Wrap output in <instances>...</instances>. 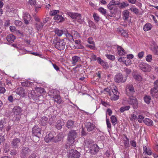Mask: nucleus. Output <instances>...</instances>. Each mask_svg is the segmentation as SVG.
Returning a JSON list of instances; mask_svg holds the SVG:
<instances>
[{"label": "nucleus", "mask_w": 158, "mask_h": 158, "mask_svg": "<svg viewBox=\"0 0 158 158\" xmlns=\"http://www.w3.org/2000/svg\"><path fill=\"white\" fill-rule=\"evenodd\" d=\"M44 26V24L42 22L37 23L35 24V27L37 30L38 31H41Z\"/></svg>", "instance_id": "nucleus-27"}, {"label": "nucleus", "mask_w": 158, "mask_h": 158, "mask_svg": "<svg viewBox=\"0 0 158 158\" xmlns=\"http://www.w3.org/2000/svg\"><path fill=\"white\" fill-rule=\"evenodd\" d=\"M127 91L129 92L131 96L132 95L135 93V89L132 84H130L127 86Z\"/></svg>", "instance_id": "nucleus-16"}, {"label": "nucleus", "mask_w": 158, "mask_h": 158, "mask_svg": "<svg viewBox=\"0 0 158 158\" xmlns=\"http://www.w3.org/2000/svg\"><path fill=\"white\" fill-rule=\"evenodd\" d=\"M93 17L95 22L96 23L98 22L100 19V18L98 16V14L96 13H94L93 14Z\"/></svg>", "instance_id": "nucleus-48"}, {"label": "nucleus", "mask_w": 158, "mask_h": 158, "mask_svg": "<svg viewBox=\"0 0 158 158\" xmlns=\"http://www.w3.org/2000/svg\"><path fill=\"white\" fill-rule=\"evenodd\" d=\"M77 135V133L76 131L71 130L69 131L68 134L67 139L70 140L71 142H74Z\"/></svg>", "instance_id": "nucleus-7"}, {"label": "nucleus", "mask_w": 158, "mask_h": 158, "mask_svg": "<svg viewBox=\"0 0 158 158\" xmlns=\"http://www.w3.org/2000/svg\"><path fill=\"white\" fill-rule=\"evenodd\" d=\"M81 154L77 150L73 149L68 151L67 156L69 158H79Z\"/></svg>", "instance_id": "nucleus-3"}, {"label": "nucleus", "mask_w": 158, "mask_h": 158, "mask_svg": "<svg viewBox=\"0 0 158 158\" xmlns=\"http://www.w3.org/2000/svg\"><path fill=\"white\" fill-rule=\"evenodd\" d=\"M62 133H60L57 135H56L54 136L53 142L56 143L57 142L60 141L62 139Z\"/></svg>", "instance_id": "nucleus-20"}, {"label": "nucleus", "mask_w": 158, "mask_h": 158, "mask_svg": "<svg viewBox=\"0 0 158 158\" xmlns=\"http://www.w3.org/2000/svg\"><path fill=\"white\" fill-rule=\"evenodd\" d=\"M124 63L126 65L128 66L131 64V61L130 59H128L127 61L126 60H124Z\"/></svg>", "instance_id": "nucleus-63"}, {"label": "nucleus", "mask_w": 158, "mask_h": 158, "mask_svg": "<svg viewBox=\"0 0 158 158\" xmlns=\"http://www.w3.org/2000/svg\"><path fill=\"white\" fill-rule=\"evenodd\" d=\"M22 111V108L19 106H14L12 110V112L16 115H19Z\"/></svg>", "instance_id": "nucleus-17"}, {"label": "nucleus", "mask_w": 158, "mask_h": 158, "mask_svg": "<svg viewBox=\"0 0 158 158\" xmlns=\"http://www.w3.org/2000/svg\"><path fill=\"white\" fill-rule=\"evenodd\" d=\"M134 78L136 81H141L142 80V76L138 74L135 73L133 75Z\"/></svg>", "instance_id": "nucleus-35"}, {"label": "nucleus", "mask_w": 158, "mask_h": 158, "mask_svg": "<svg viewBox=\"0 0 158 158\" xmlns=\"http://www.w3.org/2000/svg\"><path fill=\"white\" fill-rule=\"evenodd\" d=\"M97 61L99 64L103 66L104 69H106L109 68V65L107 63L102 60L100 57L97 58Z\"/></svg>", "instance_id": "nucleus-15"}, {"label": "nucleus", "mask_w": 158, "mask_h": 158, "mask_svg": "<svg viewBox=\"0 0 158 158\" xmlns=\"http://www.w3.org/2000/svg\"><path fill=\"white\" fill-rule=\"evenodd\" d=\"M48 118L45 116L42 117L40 119V123L41 125L43 126H45L47 124Z\"/></svg>", "instance_id": "nucleus-24"}, {"label": "nucleus", "mask_w": 158, "mask_h": 158, "mask_svg": "<svg viewBox=\"0 0 158 158\" xmlns=\"http://www.w3.org/2000/svg\"><path fill=\"white\" fill-rule=\"evenodd\" d=\"M99 148L96 144L92 145L90 148V152L92 155H95L99 150Z\"/></svg>", "instance_id": "nucleus-14"}, {"label": "nucleus", "mask_w": 158, "mask_h": 158, "mask_svg": "<svg viewBox=\"0 0 158 158\" xmlns=\"http://www.w3.org/2000/svg\"><path fill=\"white\" fill-rule=\"evenodd\" d=\"M89 26L90 28H92L94 29H97V27L95 24L92 21L90 20H89L88 21Z\"/></svg>", "instance_id": "nucleus-39"}, {"label": "nucleus", "mask_w": 158, "mask_h": 158, "mask_svg": "<svg viewBox=\"0 0 158 158\" xmlns=\"http://www.w3.org/2000/svg\"><path fill=\"white\" fill-rule=\"evenodd\" d=\"M143 122L146 125L148 126H152L153 124L152 120L148 118H145L143 120Z\"/></svg>", "instance_id": "nucleus-30"}, {"label": "nucleus", "mask_w": 158, "mask_h": 158, "mask_svg": "<svg viewBox=\"0 0 158 158\" xmlns=\"http://www.w3.org/2000/svg\"><path fill=\"white\" fill-rule=\"evenodd\" d=\"M150 94L152 97L156 98L158 95V90L157 89L152 88L150 90Z\"/></svg>", "instance_id": "nucleus-23"}, {"label": "nucleus", "mask_w": 158, "mask_h": 158, "mask_svg": "<svg viewBox=\"0 0 158 158\" xmlns=\"http://www.w3.org/2000/svg\"><path fill=\"white\" fill-rule=\"evenodd\" d=\"M28 96L29 98H31L34 100L35 102H38L42 101L43 96L35 93L34 91H30L28 93Z\"/></svg>", "instance_id": "nucleus-4"}, {"label": "nucleus", "mask_w": 158, "mask_h": 158, "mask_svg": "<svg viewBox=\"0 0 158 158\" xmlns=\"http://www.w3.org/2000/svg\"><path fill=\"white\" fill-rule=\"evenodd\" d=\"M128 102L132 106L134 109L137 108L138 106V103L137 98L132 95L130 96L128 99Z\"/></svg>", "instance_id": "nucleus-8"}, {"label": "nucleus", "mask_w": 158, "mask_h": 158, "mask_svg": "<svg viewBox=\"0 0 158 158\" xmlns=\"http://www.w3.org/2000/svg\"><path fill=\"white\" fill-rule=\"evenodd\" d=\"M123 18L124 20H127L129 17V12L127 10H125L123 12Z\"/></svg>", "instance_id": "nucleus-38"}, {"label": "nucleus", "mask_w": 158, "mask_h": 158, "mask_svg": "<svg viewBox=\"0 0 158 158\" xmlns=\"http://www.w3.org/2000/svg\"><path fill=\"white\" fill-rule=\"evenodd\" d=\"M106 56L109 60L112 61L114 60L115 59V57L114 56L110 55V54H106L105 55Z\"/></svg>", "instance_id": "nucleus-50"}, {"label": "nucleus", "mask_w": 158, "mask_h": 158, "mask_svg": "<svg viewBox=\"0 0 158 158\" xmlns=\"http://www.w3.org/2000/svg\"><path fill=\"white\" fill-rule=\"evenodd\" d=\"M56 121V118L51 117L49 118L48 122L50 125H53Z\"/></svg>", "instance_id": "nucleus-51"}, {"label": "nucleus", "mask_w": 158, "mask_h": 158, "mask_svg": "<svg viewBox=\"0 0 158 158\" xmlns=\"http://www.w3.org/2000/svg\"><path fill=\"white\" fill-rule=\"evenodd\" d=\"M74 122L71 120H69L68 121L66 124V127L68 128H71L73 127V126Z\"/></svg>", "instance_id": "nucleus-36"}, {"label": "nucleus", "mask_w": 158, "mask_h": 158, "mask_svg": "<svg viewBox=\"0 0 158 158\" xmlns=\"http://www.w3.org/2000/svg\"><path fill=\"white\" fill-rule=\"evenodd\" d=\"M79 17L77 19V22L80 23H82L84 21V19H81V15H80V16H79Z\"/></svg>", "instance_id": "nucleus-56"}, {"label": "nucleus", "mask_w": 158, "mask_h": 158, "mask_svg": "<svg viewBox=\"0 0 158 158\" xmlns=\"http://www.w3.org/2000/svg\"><path fill=\"white\" fill-rule=\"evenodd\" d=\"M66 36L69 41L71 42L73 41L74 40L73 38V37L70 34L67 32L66 33Z\"/></svg>", "instance_id": "nucleus-44"}, {"label": "nucleus", "mask_w": 158, "mask_h": 158, "mask_svg": "<svg viewBox=\"0 0 158 158\" xmlns=\"http://www.w3.org/2000/svg\"><path fill=\"white\" fill-rule=\"evenodd\" d=\"M152 56L151 54H149L147 55L146 58L147 61L148 62H151L152 60Z\"/></svg>", "instance_id": "nucleus-53"}, {"label": "nucleus", "mask_w": 158, "mask_h": 158, "mask_svg": "<svg viewBox=\"0 0 158 158\" xmlns=\"http://www.w3.org/2000/svg\"><path fill=\"white\" fill-rule=\"evenodd\" d=\"M103 92L104 93H107V94H109L110 96H111V92L110 90L108 88H106L104 89Z\"/></svg>", "instance_id": "nucleus-55"}, {"label": "nucleus", "mask_w": 158, "mask_h": 158, "mask_svg": "<svg viewBox=\"0 0 158 158\" xmlns=\"http://www.w3.org/2000/svg\"><path fill=\"white\" fill-rule=\"evenodd\" d=\"M23 19L24 23L26 24H28L29 23V21L31 19V16L29 14L26 13L23 15Z\"/></svg>", "instance_id": "nucleus-19"}, {"label": "nucleus", "mask_w": 158, "mask_h": 158, "mask_svg": "<svg viewBox=\"0 0 158 158\" xmlns=\"http://www.w3.org/2000/svg\"><path fill=\"white\" fill-rule=\"evenodd\" d=\"M49 94L53 98L54 97H55L59 94V92L57 90L52 89L49 92Z\"/></svg>", "instance_id": "nucleus-29"}, {"label": "nucleus", "mask_w": 158, "mask_h": 158, "mask_svg": "<svg viewBox=\"0 0 158 158\" xmlns=\"http://www.w3.org/2000/svg\"><path fill=\"white\" fill-rule=\"evenodd\" d=\"M119 4L120 2H116L114 0H112L110 1L107 6V8L110 10V13L107 14L110 17H113L114 13L112 10H115L116 5H118Z\"/></svg>", "instance_id": "nucleus-2"}, {"label": "nucleus", "mask_w": 158, "mask_h": 158, "mask_svg": "<svg viewBox=\"0 0 158 158\" xmlns=\"http://www.w3.org/2000/svg\"><path fill=\"white\" fill-rule=\"evenodd\" d=\"M56 135V133L54 132H51L48 135H47L44 138V140L47 143L52 142H54V136Z\"/></svg>", "instance_id": "nucleus-9"}, {"label": "nucleus", "mask_w": 158, "mask_h": 158, "mask_svg": "<svg viewBox=\"0 0 158 158\" xmlns=\"http://www.w3.org/2000/svg\"><path fill=\"white\" fill-rule=\"evenodd\" d=\"M36 90L40 93H43L45 91L44 89L40 87H37Z\"/></svg>", "instance_id": "nucleus-54"}, {"label": "nucleus", "mask_w": 158, "mask_h": 158, "mask_svg": "<svg viewBox=\"0 0 158 158\" xmlns=\"http://www.w3.org/2000/svg\"><path fill=\"white\" fill-rule=\"evenodd\" d=\"M151 49L155 55H158V46L155 42L151 45Z\"/></svg>", "instance_id": "nucleus-18"}, {"label": "nucleus", "mask_w": 158, "mask_h": 158, "mask_svg": "<svg viewBox=\"0 0 158 158\" xmlns=\"http://www.w3.org/2000/svg\"><path fill=\"white\" fill-rule=\"evenodd\" d=\"M85 127L88 131H93L95 128V125L92 123L87 122L86 121L85 124Z\"/></svg>", "instance_id": "nucleus-12"}, {"label": "nucleus", "mask_w": 158, "mask_h": 158, "mask_svg": "<svg viewBox=\"0 0 158 158\" xmlns=\"http://www.w3.org/2000/svg\"><path fill=\"white\" fill-rule=\"evenodd\" d=\"M152 26L151 23H147L144 25L143 29L144 31H146L150 30L152 28Z\"/></svg>", "instance_id": "nucleus-33"}, {"label": "nucleus", "mask_w": 158, "mask_h": 158, "mask_svg": "<svg viewBox=\"0 0 158 158\" xmlns=\"http://www.w3.org/2000/svg\"><path fill=\"white\" fill-rule=\"evenodd\" d=\"M110 118L112 124L114 126L116 124L117 122V119L114 116L112 115L111 116Z\"/></svg>", "instance_id": "nucleus-47"}, {"label": "nucleus", "mask_w": 158, "mask_h": 158, "mask_svg": "<svg viewBox=\"0 0 158 158\" xmlns=\"http://www.w3.org/2000/svg\"><path fill=\"white\" fill-rule=\"evenodd\" d=\"M15 39V36L13 35L10 34L8 35L6 37V40L10 43H13Z\"/></svg>", "instance_id": "nucleus-26"}, {"label": "nucleus", "mask_w": 158, "mask_h": 158, "mask_svg": "<svg viewBox=\"0 0 158 158\" xmlns=\"http://www.w3.org/2000/svg\"><path fill=\"white\" fill-rule=\"evenodd\" d=\"M115 81L117 83L121 82H124L126 80H123V74L121 73H118L114 77Z\"/></svg>", "instance_id": "nucleus-11"}, {"label": "nucleus", "mask_w": 158, "mask_h": 158, "mask_svg": "<svg viewBox=\"0 0 158 158\" xmlns=\"http://www.w3.org/2000/svg\"><path fill=\"white\" fill-rule=\"evenodd\" d=\"M21 143V140L19 138H15L11 142V147L15 149L18 148Z\"/></svg>", "instance_id": "nucleus-10"}, {"label": "nucleus", "mask_w": 158, "mask_h": 158, "mask_svg": "<svg viewBox=\"0 0 158 158\" xmlns=\"http://www.w3.org/2000/svg\"><path fill=\"white\" fill-rule=\"evenodd\" d=\"M31 152L29 146L23 147L20 152V157L21 158H27V156Z\"/></svg>", "instance_id": "nucleus-5"}, {"label": "nucleus", "mask_w": 158, "mask_h": 158, "mask_svg": "<svg viewBox=\"0 0 158 158\" xmlns=\"http://www.w3.org/2000/svg\"><path fill=\"white\" fill-rule=\"evenodd\" d=\"M64 124V123L62 120H58L56 123V127L58 130L60 129L63 126Z\"/></svg>", "instance_id": "nucleus-21"}, {"label": "nucleus", "mask_w": 158, "mask_h": 158, "mask_svg": "<svg viewBox=\"0 0 158 158\" xmlns=\"http://www.w3.org/2000/svg\"><path fill=\"white\" fill-rule=\"evenodd\" d=\"M143 153H145L147 155L150 156L151 155L152 153V152L150 149L149 148H147L146 146H144L143 148Z\"/></svg>", "instance_id": "nucleus-31"}, {"label": "nucleus", "mask_w": 158, "mask_h": 158, "mask_svg": "<svg viewBox=\"0 0 158 158\" xmlns=\"http://www.w3.org/2000/svg\"><path fill=\"white\" fill-rule=\"evenodd\" d=\"M130 107V106H125L121 107L120 109V111L121 112H123L126 110H129Z\"/></svg>", "instance_id": "nucleus-45"}, {"label": "nucleus", "mask_w": 158, "mask_h": 158, "mask_svg": "<svg viewBox=\"0 0 158 158\" xmlns=\"http://www.w3.org/2000/svg\"><path fill=\"white\" fill-rule=\"evenodd\" d=\"M117 49L118 53L119 55H123L125 53V50L121 46L117 45Z\"/></svg>", "instance_id": "nucleus-32"}, {"label": "nucleus", "mask_w": 158, "mask_h": 158, "mask_svg": "<svg viewBox=\"0 0 158 158\" xmlns=\"http://www.w3.org/2000/svg\"><path fill=\"white\" fill-rule=\"evenodd\" d=\"M81 133L82 135L84 136H85L87 134V132L85 131V129L83 128H82Z\"/></svg>", "instance_id": "nucleus-59"}, {"label": "nucleus", "mask_w": 158, "mask_h": 158, "mask_svg": "<svg viewBox=\"0 0 158 158\" xmlns=\"http://www.w3.org/2000/svg\"><path fill=\"white\" fill-rule=\"evenodd\" d=\"M119 98V95H114L113 96L111 97V99L114 101H116L118 100Z\"/></svg>", "instance_id": "nucleus-58"}, {"label": "nucleus", "mask_w": 158, "mask_h": 158, "mask_svg": "<svg viewBox=\"0 0 158 158\" xmlns=\"http://www.w3.org/2000/svg\"><path fill=\"white\" fill-rule=\"evenodd\" d=\"M98 11L100 12L102 15H104L105 16L106 15L107 16H109L108 15V13H106V10L104 9L103 7H100L98 9Z\"/></svg>", "instance_id": "nucleus-37"}, {"label": "nucleus", "mask_w": 158, "mask_h": 158, "mask_svg": "<svg viewBox=\"0 0 158 158\" xmlns=\"http://www.w3.org/2000/svg\"><path fill=\"white\" fill-rule=\"evenodd\" d=\"M28 2L31 6H34L36 4V0H30Z\"/></svg>", "instance_id": "nucleus-60"}, {"label": "nucleus", "mask_w": 158, "mask_h": 158, "mask_svg": "<svg viewBox=\"0 0 158 158\" xmlns=\"http://www.w3.org/2000/svg\"><path fill=\"white\" fill-rule=\"evenodd\" d=\"M15 24L17 26H20L22 25V23L19 20H15Z\"/></svg>", "instance_id": "nucleus-62"}, {"label": "nucleus", "mask_w": 158, "mask_h": 158, "mask_svg": "<svg viewBox=\"0 0 158 158\" xmlns=\"http://www.w3.org/2000/svg\"><path fill=\"white\" fill-rule=\"evenodd\" d=\"M130 10H131L133 12L136 14H138L139 13V10L136 8H130Z\"/></svg>", "instance_id": "nucleus-57"}, {"label": "nucleus", "mask_w": 158, "mask_h": 158, "mask_svg": "<svg viewBox=\"0 0 158 158\" xmlns=\"http://www.w3.org/2000/svg\"><path fill=\"white\" fill-rule=\"evenodd\" d=\"M55 34H56L57 35L59 36H61L63 34L62 30H60L58 28H56L55 31Z\"/></svg>", "instance_id": "nucleus-42"}, {"label": "nucleus", "mask_w": 158, "mask_h": 158, "mask_svg": "<svg viewBox=\"0 0 158 158\" xmlns=\"http://www.w3.org/2000/svg\"><path fill=\"white\" fill-rule=\"evenodd\" d=\"M54 19L59 22H62L64 21V19L61 15H56L54 17Z\"/></svg>", "instance_id": "nucleus-34"}, {"label": "nucleus", "mask_w": 158, "mask_h": 158, "mask_svg": "<svg viewBox=\"0 0 158 158\" xmlns=\"http://www.w3.org/2000/svg\"><path fill=\"white\" fill-rule=\"evenodd\" d=\"M32 134L35 136L39 137L41 135V129L38 126H34L32 129Z\"/></svg>", "instance_id": "nucleus-13"}, {"label": "nucleus", "mask_w": 158, "mask_h": 158, "mask_svg": "<svg viewBox=\"0 0 158 158\" xmlns=\"http://www.w3.org/2000/svg\"><path fill=\"white\" fill-rule=\"evenodd\" d=\"M144 54V52L142 51L139 53L138 54V56L139 58H143Z\"/></svg>", "instance_id": "nucleus-64"}, {"label": "nucleus", "mask_w": 158, "mask_h": 158, "mask_svg": "<svg viewBox=\"0 0 158 158\" xmlns=\"http://www.w3.org/2000/svg\"><path fill=\"white\" fill-rule=\"evenodd\" d=\"M144 100L146 103L149 104L150 102L151 98L149 96L146 95L144 97Z\"/></svg>", "instance_id": "nucleus-43"}, {"label": "nucleus", "mask_w": 158, "mask_h": 158, "mask_svg": "<svg viewBox=\"0 0 158 158\" xmlns=\"http://www.w3.org/2000/svg\"><path fill=\"white\" fill-rule=\"evenodd\" d=\"M139 67L140 70L145 72H149L151 70V67L149 64L143 62L139 63Z\"/></svg>", "instance_id": "nucleus-6"}, {"label": "nucleus", "mask_w": 158, "mask_h": 158, "mask_svg": "<svg viewBox=\"0 0 158 158\" xmlns=\"http://www.w3.org/2000/svg\"><path fill=\"white\" fill-rule=\"evenodd\" d=\"M72 63L73 65H75L77 62L81 60L80 57L78 56H75L72 58Z\"/></svg>", "instance_id": "nucleus-25"}, {"label": "nucleus", "mask_w": 158, "mask_h": 158, "mask_svg": "<svg viewBox=\"0 0 158 158\" xmlns=\"http://www.w3.org/2000/svg\"><path fill=\"white\" fill-rule=\"evenodd\" d=\"M53 43L55 47L59 50H63L65 48L66 43L63 39H60L57 37H54Z\"/></svg>", "instance_id": "nucleus-1"}, {"label": "nucleus", "mask_w": 158, "mask_h": 158, "mask_svg": "<svg viewBox=\"0 0 158 158\" xmlns=\"http://www.w3.org/2000/svg\"><path fill=\"white\" fill-rule=\"evenodd\" d=\"M68 15L72 19H77L81 15L80 14L77 13H73L72 12H68Z\"/></svg>", "instance_id": "nucleus-28"}, {"label": "nucleus", "mask_w": 158, "mask_h": 158, "mask_svg": "<svg viewBox=\"0 0 158 158\" xmlns=\"http://www.w3.org/2000/svg\"><path fill=\"white\" fill-rule=\"evenodd\" d=\"M123 71L125 72L127 76H128V75L130 74L131 72V69L126 67L123 68Z\"/></svg>", "instance_id": "nucleus-49"}, {"label": "nucleus", "mask_w": 158, "mask_h": 158, "mask_svg": "<svg viewBox=\"0 0 158 158\" xmlns=\"http://www.w3.org/2000/svg\"><path fill=\"white\" fill-rule=\"evenodd\" d=\"M16 92L17 94L19 95L20 96H22L23 97L25 96V93L24 90L21 87H20L18 88L16 90Z\"/></svg>", "instance_id": "nucleus-22"}, {"label": "nucleus", "mask_w": 158, "mask_h": 158, "mask_svg": "<svg viewBox=\"0 0 158 158\" xmlns=\"http://www.w3.org/2000/svg\"><path fill=\"white\" fill-rule=\"evenodd\" d=\"M53 98L55 102L59 104H60L62 101L59 94H58L55 97H54Z\"/></svg>", "instance_id": "nucleus-40"}, {"label": "nucleus", "mask_w": 158, "mask_h": 158, "mask_svg": "<svg viewBox=\"0 0 158 158\" xmlns=\"http://www.w3.org/2000/svg\"><path fill=\"white\" fill-rule=\"evenodd\" d=\"M74 142H71L67 139V143L64 145V148H70V146H71L73 144Z\"/></svg>", "instance_id": "nucleus-41"}, {"label": "nucleus", "mask_w": 158, "mask_h": 158, "mask_svg": "<svg viewBox=\"0 0 158 158\" xmlns=\"http://www.w3.org/2000/svg\"><path fill=\"white\" fill-rule=\"evenodd\" d=\"M119 5V7L120 8H123L128 6L129 5V4L127 2H123L121 3L120 2V4Z\"/></svg>", "instance_id": "nucleus-46"}, {"label": "nucleus", "mask_w": 158, "mask_h": 158, "mask_svg": "<svg viewBox=\"0 0 158 158\" xmlns=\"http://www.w3.org/2000/svg\"><path fill=\"white\" fill-rule=\"evenodd\" d=\"M154 87L153 88H155L156 89H158V80H156L153 83Z\"/></svg>", "instance_id": "nucleus-61"}, {"label": "nucleus", "mask_w": 158, "mask_h": 158, "mask_svg": "<svg viewBox=\"0 0 158 158\" xmlns=\"http://www.w3.org/2000/svg\"><path fill=\"white\" fill-rule=\"evenodd\" d=\"M59 10H53L50 12V15L51 16H55L57 14L59 13Z\"/></svg>", "instance_id": "nucleus-52"}]
</instances>
